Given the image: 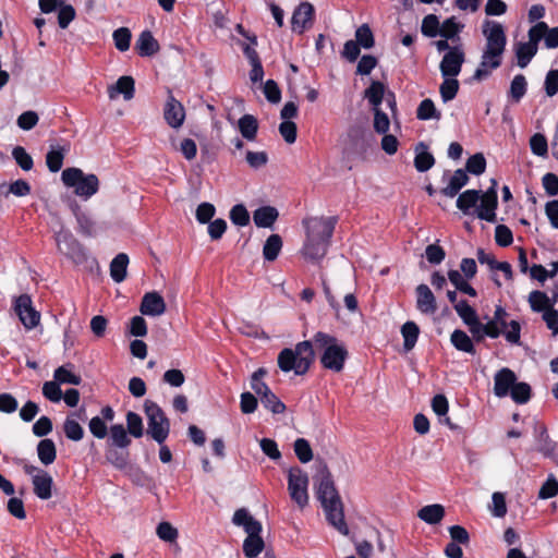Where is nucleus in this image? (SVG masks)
Listing matches in <instances>:
<instances>
[{
    "instance_id": "1",
    "label": "nucleus",
    "mask_w": 558,
    "mask_h": 558,
    "mask_svg": "<svg viewBox=\"0 0 558 558\" xmlns=\"http://www.w3.org/2000/svg\"><path fill=\"white\" fill-rule=\"evenodd\" d=\"M338 217H312L303 220L306 239L302 254L306 259L317 262L325 257L333 235Z\"/></svg>"
},
{
    "instance_id": "2",
    "label": "nucleus",
    "mask_w": 558,
    "mask_h": 558,
    "mask_svg": "<svg viewBox=\"0 0 558 558\" xmlns=\"http://www.w3.org/2000/svg\"><path fill=\"white\" fill-rule=\"evenodd\" d=\"M316 483L317 499L322 504L328 523L347 535L349 529L344 520L343 504L327 465L319 471Z\"/></svg>"
},
{
    "instance_id": "3",
    "label": "nucleus",
    "mask_w": 558,
    "mask_h": 558,
    "mask_svg": "<svg viewBox=\"0 0 558 558\" xmlns=\"http://www.w3.org/2000/svg\"><path fill=\"white\" fill-rule=\"evenodd\" d=\"M311 341L314 352H320V363L324 368L335 373L343 369L349 352L335 336L317 331Z\"/></svg>"
},
{
    "instance_id": "4",
    "label": "nucleus",
    "mask_w": 558,
    "mask_h": 558,
    "mask_svg": "<svg viewBox=\"0 0 558 558\" xmlns=\"http://www.w3.org/2000/svg\"><path fill=\"white\" fill-rule=\"evenodd\" d=\"M315 360V352L311 340L296 343L295 349L284 348L278 354V366L284 372H294L295 375H304Z\"/></svg>"
},
{
    "instance_id": "5",
    "label": "nucleus",
    "mask_w": 558,
    "mask_h": 558,
    "mask_svg": "<svg viewBox=\"0 0 558 558\" xmlns=\"http://www.w3.org/2000/svg\"><path fill=\"white\" fill-rule=\"evenodd\" d=\"M232 523L242 526L247 534L243 542V553L245 557H257L265 547L264 539L260 536L263 530L262 523L253 518L245 508L238 509L234 512Z\"/></svg>"
},
{
    "instance_id": "6",
    "label": "nucleus",
    "mask_w": 558,
    "mask_h": 558,
    "mask_svg": "<svg viewBox=\"0 0 558 558\" xmlns=\"http://www.w3.org/2000/svg\"><path fill=\"white\" fill-rule=\"evenodd\" d=\"M65 186L74 189L75 195L87 201L99 190V180L96 174H86L80 168H66L61 174Z\"/></svg>"
},
{
    "instance_id": "7",
    "label": "nucleus",
    "mask_w": 558,
    "mask_h": 558,
    "mask_svg": "<svg viewBox=\"0 0 558 558\" xmlns=\"http://www.w3.org/2000/svg\"><path fill=\"white\" fill-rule=\"evenodd\" d=\"M144 412L147 417V434L158 445L165 444L170 433V421L166 413L151 400L144 402Z\"/></svg>"
},
{
    "instance_id": "8",
    "label": "nucleus",
    "mask_w": 558,
    "mask_h": 558,
    "mask_svg": "<svg viewBox=\"0 0 558 558\" xmlns=\"http://www.w3.org/2000/svg\"><path fill=\"white\" fill-rule=\"evenodd\" d=\"M56 243L60 253L64 254L74 264L81 265L87 259L86 248L68 230H60L56 233Z\"/></svg>"
},
{
    "instance_id": "9",
    "label": "nucleus",
    "mask_w": 558,
    "mask_h": 558,
    "mask_svg": "<svg viewBox=\"0 0 558 558\" xmlns=\"http://www.w3.org/2000/svg\"><path fill=\"white\" fill-rule=\"evenodd\" d=\"M307 486V473L300 468H292L288 475V490L291 499L300 508H304L308 504Z\"/></svg>"
},
{
    "instance_id": "10",
    "label": "nucleus",
    "mask_w": 558,
    "mask_h": 558,
    "mask_svg": "<svg viewBox=\"0 0 558 558\" xmlns=\"http://www.w3.org/2000/svg\"><path fill=\"white\" fill-rule=\"evenodd\" d=\"M542 36L543 34L541 33V27H531L527 32L529 40L525 43L515 44L514 54L519 68H526L532 59L536 56Z\"/></svg>"
},
{
    "instance_id": "11",
    "label": "nucleus",
    "mask_w": 558,
    "mask_h": 558,
    "mask_svg": "<svg viewBox=\"0 0 558 558\" xmlns=\"http://www.w3.org/2000/svg\"><path fill=\"white\" fill-rule=\"evenodd\" d=\"M23 470L25 474L32 476L34 494L43 500L51 498L53 486L52 476L46 470L28 463L24 464Z\"/></svg>"
},
{
    "instance_id": "12",
    "label": "nucleus",
    "mask_w": 558,
    "mask_h": 558,
    "mask_svg": "<svg viewBox=\"0 0 558 558\" xmlns=\"http://www.w3.org/2000/svg\"><path fill=\"white\" fill-rule=\"evenodd\" d=\"M14 311L27 329L35 328L40 322V313L33 306L32 298L28 294H21L15 299Z\"/></svg>"
},
{
    "instance_id": "13",
    "label": "nucleus",
    "mask_w": 558,
    "mask_h": 558,
    "mask_svg": "<svg viewBox=\"0 0 558 558\" xmlns=\"http://www.w3.org/2000/svg\"><path fill=\"white\" fill-rule=\"evenodd\" d=\"M482 33L486 39L485 48L505 52L507 36L499 22L486 20L483 23Z\"/></svg>"
},
{
    "instance_id": "14",
    "label": "nucleus",
    "mask_w": 558,
    "mask_h": 558,
    "mask_svg": "<svg viewBox=\"0 0 558 558\" xmlns=\"http://www.w3.org/2000/svg\"><path fill=\"white\" fill-rule=\"evenodd\" d=\"M465 61V53L461 46H453L447 51L439 64L442 77L458 76Z\"/></svg>"
},
{
    "instance_id": "15",
    "label": "nucleus",
    "mask_w": 558,
    "mask_h": 558,
    "mask_svg": "<svg viewBox=\"0 0 558 558\" xmlns=\"http://www.w3.org/2000/svg\"><path fill=\"white\" fill-rule=\"evenodd\" d=\"M504 52L484 48L481 62L473 74L475 81H482L489 76L493 70L498 69L502 63Z\"/></svg>"
},
{
    "instance_id": "16",
    "label": "nucleus",
    "mask_w": 558,
    "mask_h": 558,
    "mask_svg": "<svg viewBox=\"0 0 558 558\" xmlns=\"http://www.w3.org/2000/svg\"><path fill=\"white\" fill-rule=\"evenodd\" d=\"M448 180L446 186L440 190V193L449 198H453L459 194L462 187L469 183V175L464 169H457L452 175H449V171H445L441 181Z\"/></svg>"
},
{
    "instance_id": "17",
    "label": "nucleus",
    "mask_w": 558,
    "mask_h": 558,
    "mask_svg": "<svg viewBox=\"0 0 558 558\" xmlns=\"http://www.w3.org/2000/svg\"><path fill=\"white\" fill-rule=\"evenodd\" d=\"M163 118L167 124L173 129L182 126L185 119V110L183 105L174 98L171 92H169L165 108Z\"/></svg>"
},
{
    "instance_id": "18",
    "label": "nucleus",
    "mask_w": 558,
    "mask_h": 558,
    "mask_svg": "<svg viewBox=\"0 0 558 558\" xmlns=\"http://www.w3.org/2000/svg\"><path fill=\"white\" fill-rule=\"evenodd\" d=\"M517 379L512 369L508 367L500 368L494 376V395L497 398L508 397Z\"/></svg>"
},
{
    "instance_id": "19",
    "label": "nucleus",
    "mask_w": 558,
    "mask_h": 558,
    "mask_svg": "<svg viewBox=\"0 0 558 558\" xmlns=\"http://www.w3.org/2000/svg\"><path fill=\"white\" fill-rule=\"evenodd\" d=\"M314 7L310 2H301L291 17L292 31L302 34L313 22Z\"/></svg>"
},
{
    "instance_id": "20",
    "label": "nucleus",
    "mask_w": 558,
    "mask_h": 558,
    "mask_svg": "<svg viewBox=\"0 0 558 558\" xmlns=\"http://www.w3.org/2000/svg\"><path fill=\"white\" fill-rule=\"evenodd\" d=\"M480 199H482V204L476 210L477 218L487 222H495L496 208L498 206L497 191L494 187H488L484 194H481Z\"/></svg>"
},
{
    "instance_id": "21",
    "label": "nucleus",
    "mask_w": 558,
    "mask_h": 558,
    "mask_svg": "<svg viewBox=\"0 0 558 558\" xmlns=\"http://www.w3.org/2000/svg\"><path fill=\"white\" fill-rule=\"evenodd\" d=\"M537 450L546 459L558 466V441L553 440L545 425H541L537 435Z\"/></svg>"
},
{
    "instance_id": "22",
    "label": "nucleus",
    "mask_w": 558,
    "mask_h": 558,
    "mask_svg": "<svg viewBox=\"0 0 558 558\" xmlns=\"http://www.w3.org/2000/svg\"><path fill=\"white\" fill-rule=\"evenodd\" d=\"M166 308L163 298L156 291L145 293L140 306L143 315L153 317L162 315Z\"/></svg>"
},
{
    "instance_id": "23",
    "label": "nucleus",
    "mask_w": 558,
    "mask_h": 558,
    "mask_svg": "<svg viewBox=\"0 0 558 558\" xmlns=\"http://www.w3.org/2000/svg\"><path fill=\"white\" fill-rule=\"evenodd\" d=\"M416 308L426 315H432L437 311L436 298L427 284L421 283L415 289Z\"/></svg>"
},
{
    "instance_id": "24",
    "label": "nucleus",
    "mask_w": 558,
    "mask_h": 558,
    "mask_svg": "<svg viewBox=\"0 0 558 558\" xmlns=\"http://www.w3.org/2000/svg\"><path fill=\"white\" fill-rule=\"evenodd\" d=\"M135 49L141 57H151L159 50V44L150 31H143L135 44Z\"/></svg>"
},
{
    "instance_id": "25",
    "label": "nucleus",
    "mask_w": 558,
    "mask_h": 558,
    "mask_svg": "<svg viewBox=\"0 0 558 558\" xmlns=\"http://www.w3.org/2000/svg\"><path fill=\"white\" fill-rule=\"evenodd\" d=\"M135 93V82L132 76L123 75L118 78L117 83L109 87L108 94L113 98L118 94H122L125 100H131Z\"/></svg>"
},
{
    "instance_id": "26",
    "label": "nucleus",
    "mask_w": 558,
    "mask_h": 558,
    "mask_svg": "<svg viewBox=\"0 0 558 558\" xmlns=\"http://www.w3.org/2000/svg\"><path fill=\"white\" fill-rule=\"evenodd\" d=\"M279 213L272 206H262L254 210L253 220L258 228H271L278 219Z\"/></svg>"
},
{
    "instance_id": "27",
    "label": "nucleus",
    "mask_w": 558,
    "mask_h": 558,
    "mask_svg": "<svg viewBox=\"0 0 558 558\" xmlns=\"http://www.w3.org/2000/svg\"><path fill=\"white\" fill-rule=\"evenodd\" d=\"M435 165V158L428 146L420 142L415 148L414 167L418 172H426Z\"/></svg>"
},
{
    "instance_id": "28",
    "label": "nucleus",
    "mask_w": 558,
    "mask_h": 558,
    "mask_svg": "<svg viewBox=\"0 0 558 558\" xmlns=\"http://www.w3.org/2000/svg\"><path fill=\"white\" fill-rule=\"evenodd\" d=\"M69 147L51 144L46 155V165L51 172H58L63 166V159Z\"/></svg>"
},
{
    "instance_id": "29",
    "label": "nucleus",
    "mask_w": 558,
    "mask_h": 558,
    "mask_svg": "<svg viewBox=\"0 0 558 558\" xmlns=\"http://www.w3.org/2000/svg\"><path fill=\"white\" fill-rule=\"evenodd\" d=\"M130 434L122 424H113L110 426V439L108 446L119 449H128L132 440Z\"/></svg>"
},
{
    "instance_id": "30",
    "label": "nucleus",
    "mask_w": 558,
    "mask_h": 558,
    "mask_svg": "<svg viewBox=\"0 0 558 558\" xmlns=\"http://www.w3.org/2000/svg\"><path fill=\"white\" fill-rule=\"evenodd\" d=\"M129 256L125 253H119L110 263V276L117 283L126 278Z\"/></svg>"
},
{
    "instance_id": "31",
    "label": "nucleus",
    "mask_w": 558,
    "mask_h": 558,
    "mask_svg": "<svg viewBox=\"0 0 558 558\" xmlns=\"http://www.w3.org/2000/svg\"><path fill=\"white\" fill-rule=\"evenodd\" d=\"M417 517L427 524H438L445 517V508L439 504L424 506Z\"/></svg>"
},
{
    "instance_id": "32",
    "label": "nucleus",
    "mask_w": 558,
    "mask_h": 558,
    "mask_svg": "<svg viewBox=\"0 0 558 558\" xmlns=\"http://www.w3.org/2000/svg\"><path fill=\"white\" fill-rule=\"evenodd\" d=\"M452 345L461 352L474 355L476 353L473 340L461 329H456L450 336Z\"/></svg>"
},
{
    "instance_id": "33",
    "label": "nucleus",
    "mask_w": 558,
    "mask_h": 558,
    "mask_svg": "<svg viewBox=\"0 0 558 558\" xmlns=\"http://www.w3.org/2000/svg\"><path fill=\"white\" fill-rule=\"evenodd\" d=\"M37 456L44 465H50L57 458V449L52 439H41L37 445Z\"/></svg>"
},
{
    "instance_id": "34",
    "label": "nucleus",
    "mask_w": 558,
    "mask_h": 558,
    "mask_svg": "<svg viewBox=\"0 0 558 558\" xmlns=\"http://www.w3.org/2000/svg\"><path fill=\"white\" fill-rule=\"evenodd\" d=\"M529 303L533 312L536 313H545V311H549L554 308L553 301L548 298V295L539 290H534L529 295Z\"/></svg>"
},
{
    "instance_id": "35",
    "label": "nucleus",
    "mask_w": 558,
    "mask_h": 558,
    "mask_svg": "<svg viewBox=\"0 0 558 558\" xmlns=\"http://www.w3.org/2000/svg\"><path fill=\"white\" fill-rule=\"evenodd\" d=\"M241 135L247 141H254L258 131V121L252 114H244L238 122Z\"/></svg>"
},
{
    "instance_id": "36",
    "label": "nucleus",
    "mask_w": 558,
    "mask_h": 558,
    "mask_svg": "<svg viewBox=\"0 0 558 558\" xmlns=\"http://www.w3.org/2000/svg\"><path fill=\"white\" fill-rule=\"evenodd\" d=\"M106 460L118 470H124L129 463L128 449H119L108 446L106 450Z\"/></svg>"
},
{
    "instance_id": "37",
    "label": "nucleus",
    "mask_w": 558,
    "mask_h": 558,
    "mask_svg": "<svg viewBox=\"0 0 558 558\" xmlns=\"http://www.w3.org/2000/svg\"><path fill=\"white\" fill-rule=\"evenodd\" d=\"M480 198L481 191L466 190L458 196L456 205L463 214L466 215L473 207L476 206Z\"/></svg>"
},
{
    "instance_id": "38",
    "label": "nucleus",
    "mask_w": 558,
    "mask_h": 558,
    "mask_svg": "<svg viewBox=\"0 0 558 558\" xmlns=\"http://www.w3.org/2000/svg\"><path fill=\"white\" fill-rule=\"evenodd\" d=\"M401 335L403 337L404 350L407 352L411 351L417 342L420 328L414 322L409 320L402 325Z\"/></svg>"
},
{
    "instance_id": "39",
    "label": "nucleus",
    "mask_w": 558,
    "mask_h": 558,
    "mask_svg": "<svg viewBox=\"0 0 558 558\" xmlns=\"http://www.w3.org/2000/svg\"><path fill=\"white\" fill-rule=\"evenodd\" d=\"M385 95V85L379 81H373L365 89L364 97L372 105L373 109L379 108Z\"/></svg>"
},
{
    "instance_id": "40",
    "label": "nucleus",
    "mask_w": 558,
    "mask_h": 558,
    "mask_svg": "<svg viewBox=\"0 0 558 558\" xmlns=\"http://www.w3.org/2000/svg\"><path fill=\"white\" fill-rule=\"evenodd\" d=\"M416 118L421 121L428 120H440L441 112L436 109L434 101L430 98L423 99L417 109H416Z\"/></svg>"
},
{
    "instance_id": "41",
    "label": "nucleus",
    "mask_w": 558,
    "mask_h": 558,
    "mask_svg": "<svg viewBox=\"0 0 558 558\" xmlns=\"http://www.w3.org/2000/svg\"><path fill=\"white\" fill-rule=\"evenodd\" d=\"M282 248V239L279 234H271L267 238L264 247H263V256L265 260L274 262L277 259L280 251Z\"/></svg>"
},
{
    "instance_id": "42",
    "label": "nucleus",
    "mask_w": 558,
    "mask_h": 558,
    "mask_svg": "<svg viewBox=\"0 0 558 558\" xmlns=\"http://www.w3.org/2000/svg\"><path fill=\"white\" fill-rule=\"evenodd\" d=\"M456 77L457 76L444 77V81L439 86L440 97L445 104L454 99L459 92L460 84Z\"/></svg>"
},
{
    "instance_id": "43",
    "label": "nucleus",
    "mask_w": 558,
    "mask_h": 558,
    "mask_svg": "<svg viewBox=\"0 0 558 558\" xmlns=\"http://www.w3.org/2000/svg\"><path fill=\"white\" fill-rule=\"evenodd\" d=\"M74 216L78 225V232L85 236H93L95 233V223L92 218L82 211L78 205L73 208Z\"/></svg>"
},
{
    "instance_id": "44",
    "label": "nucleus",
    "mask_w": 558,
    "mask_h": 558,
    "mask_svg": "<svg viewBox=\"0 0 558 558\" xmlns=\"http://www.w3.org/2000/svg\"><path fill=\"white\" fill-rule=\"evenodd\" d=\"M527 90V82L523 74H517L511 83L509 88V97L512 101L519 102L526 94Z\"/></svg>"
},
{
    "instance_id": "45",
    "label": "nucleus",
    "mask_w": 558,
    "mask_h": 558,
    "mask_svg": "<svg viewBox=\"0 0 558 558\" xmlns=\"http://www.w3.org/2000/svg\"><path fill=\"white\" fill-rule=\"evenodd\" d=\"M509 396L517 404H525L532 397L531 386L527 383L517 380Z\"/></svg>"
},
{
    "instance_id": "46",
    "label": "nucleus",
    "mask_w": 558,
    "mask_h": 558,
    "mask_svg": "<svg viewBox=\"0 0 558 558\" xmlns=\"http://www.w3.org/2000/svg\"><path fill=\"white\" fill-rule=\"evenodd\" d=\"M532 27H541V33L543 34L542 40H544V45L547 49L558 48V26L549 28L545 22H537Z\"/></svg>"
},
{
    "instance_id": "47",
    "label": "nucleus",
    "mask_w": 558,
    "mask_h": 558,
    "mask_svg": "<svg viewBox=\"0 0 558 558\" xmlns=\"http://www.w3.org/2000/svg\"><path fill=\"white\" fill-rule=\"evenodd\" d=\"M463 27L464 25L458 22L456 16L448 17L440 24L439 36L446 39H453Z\"/></svg>"
},
{
    "instance_id": "48",
    "label": "nucleus",
    "mask_w": 558,
    "mask_h": 558,
    "mask_svg": "<svg viewBox=\"0 0 558 558\" xmlns=\"http://www.w3.org/2000/svg\"><path fill=\"white\" fill-rule=\"evenodd\" d=\"M126 430L134 438H141L144 435L143 420L140 414L129 411L126 413Z\"/></svg>"
},
{
    "instance_id": "49",
    "label": "nucleus",
    "mask_w": 558,
    "mask_h": 558,
    "mask_svg": "<svg viewBox=\"0 0 558 558\" xmlns=\"http://www.w3.org/2000/svg\"><path fill=\"white\" fill-rule=\"evenodd\" d=\"M421 32L425 37L435 38L439 36L440 23L439 19L435 14H427L424 16L421 25Z\"/></svg>"
},
{
    "instance_id": "50",
    "label": "nucleus",
    "mask_w": 558,
    "mask_h": 558,
    "mask_svg": "<svg viewBox=\"0 0 558 558\" xmlns=\"http://www.w3.org/2000/svg\"><path fill=\"white\" fill-rule=\"evenodd\" d=\"M259 401L274 414H282L287 409L286 404L271 390L265 393Z\"/></svg>"
},
{
    "instance_id": "51",
    "label": "nucleus",
    "mask_w": 558,
    "mask_h": 558,
    "mask_svg": "<svg viewBox=\"0 0 558 558\" xmlns=\"http://www.w3.org/2000/svg\"><path fill=\"white\" fill-rule=\"evenodd\" d=\"M464 170L473 175H481L486 170V159L482 153H476L469 157Z\"/></svg>"
},
{
    "instance_id": "52",
    "label": "nucleus",
    "mask_w": 558,
    "mask_h": 558,
    "mask_svg": "<svg viewBox=\"0 0 558 558\" xmlns=\"http://www.w3.org/2000/svg\"><path fill=\"white\" fill-rule=\"evenodd\" d=\"M454 310L459 317L468 326L475 323L478 319L476 311L465 300H461L458 303H456Z\"/></svg>"
},
{
    "instance_id": "53",
    "label": "nucleus",
    "mask_w": 558,
    "mask_h": 558,
    "mask_svg": "<svg viewBox=\"0 0 558 558\" xmlns=\"http://www.w3.org/2000/svg\"><path fill=\"white\" fill-rule=\"evenodd\" d=\"M266 369L260 367L256 369L251 377V388L254 390L258 399H260L265 393H267L270 388L268 385L263 381V377L266 375Z\"/></svg>"
},
{
    "instance_id": "54",
    "label": "nucleus",
    "mask_w": 558,
    "mask_h": 558,
    "mask_svg": "<svg viewBox=\"0 0 558 558\" xmlns=\"http://www.w3.org/2000/svg\"><path fill=\"white\" fill-rule=\"evenodd\" d=\"M63 432L68 439L80 441L84 437V429L80 423L73 418L66 417L63 423Z\"/></svg>"
},
{
    "instance_id": "55",
    "label": "nucleus",
    "mask_w": 558,
    "mask_h": 558,
    "mask_svg": "<svg viewBox=\"0 0 558 558\" xmlns=\"http://www.w3.org/2000/svg\"><path fill=\"white\" fill-rule=\"evenodd\" d=\"M112 38H113L114 46L119 51L124 52V51L129 50L130 45H131L132 34L128 27H120V28L116 29L112 34Z\"/></svg>"
},
{
    "instance_id": "56",
    "label": "nucleus",
    "mask_w": 558,
    "mask_h": 558,
    "mask_svg": "<svg viewBox=\"0 0 558 558\" xmlns=\"http://www.w3.org/2000/svg\"><path fill=\"white\" fill-rule=\"evenodd\" d=\"M355 41L364 49H371L374 47V35L371 27L367 24L361 25L355 31Z\"/></svg>"
},
{
    "instance_id": "57",
    "label": "nucleus",
    "mask_w": 558,
    "mask_h": 558,
    "mask_svg": "<svg viewBox=\"0 0 558 558\" xmlns=\"http://www.w3.org/2000/svg\"><path fill=\"white\" fill-rule=\"evenodd\" d=\"M12 157L22 170L29 171L33 169V158L24 147L15 146L12 149Z\"/></svg>"
},
{
    "instance_id": "58",
    "label": "nucleus",
    "mask_w": 558,
    "mask_h": 558,
    "mask_svg": "<svg viewBox=\"0 0 558 558\" xmlns=\"http://www.w3.org/2000/svg\"><path fill=\"white\" fill-rule=\"evenodd\" d=\"M531 151L538 157H546L548 154V142L544 134L535 133L530 138Z\"/></svg>"
},
{
    "instance_id": "59",
    "label": "nucleus",
    "mask_w": 558,
    "mask_h": 558,
    "mask_svg": "<svg viewBox=\"0 0 558 558\" xmlns=\"http://www.w3.org/2000/svg\"><path fill=\"white\" fill-rule=\"evenodd\" d=\"M230 220L233 225L245 227L250 223V214L243 204L234 205L230 210Z\"/></svg>"
},
{
    "instance_id": "60",
    "label": "nucleus",
    "mask_w": 558,
    "mask_h": 558,
    "mask_svg": "<svg viewBox=\"0 0 558 558\" xmlns=\"http://www.w3.org/2000/svg\"><path fill=\"white\" fill-rule=\"evenodd\" d=\"M294 452L302 463H307L313 459L311 445L305 438H298L294 441Z\"/></svg>"
},
{
    "instance_id": "61",
    "label": "nucleus",
    "mask_w": 558,
    "mask_h": 558,
    "mask_svg": "<svg viewBox=\"0 0 558 558\" xmlns=\"http://www.w3.org/2000/svg\"><path fill=\"white\" fill-rule=\"evenodd\" d=\"M53 377L59 384H71L77 386L82 383L81 376L72 373L65 366L58 367L54 371Z\"/></svg>"
},
{
    "instance_id": "62",
    "label": "nucleus",
    "mask_w": 558,
    "mask_h": 558,
    "mask_svg": "<svg viewBox=\"0 0 558 558\" xmlns=\"http://www.w3.org/2000/svg\"><path fill=\"white\" fill-rule=\"evenodd\" d=\"M557 495H558V481L554 475H549L539 488L538 498L549 499Z\"/></svg>"
},
{
    "instance_id": "63",
    "label": "nucleus",
    "mask_w": 558,
    "mask_h": 558,
    "mask_svg": "<svg viewBox=\"0 0 558 558\" xmlns=\"http://www.w3.org/2000/svg\"><path fill=\"white\" fill-rule=\"evenodd\" d=\"M31 185L27 181L23 179H19L11 184H9L8 189L4 191V196H9L13 194L17 197L26 196L31 193Z\"/></svg>"
},
{
    "instance_id": "64",
    "label": "nucleus",
    "mask_w": 558,
    "mask_h": 558,
    "mask_svg": "<svg viewBox=\"0 0 558 558\" xmlns=\"http://www.w3.org/2000/svg\"><path fill=\"white\" fill-rule=\"evenodd\" d=\"M545 93L553 97L558 93V70H549L544 82Z\"/></svg>"
}]
</instances>
